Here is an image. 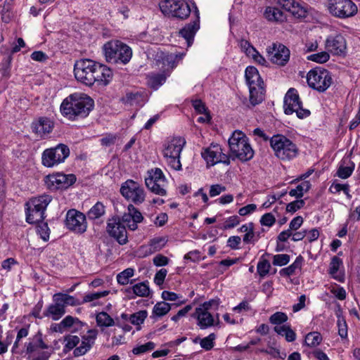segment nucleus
Wrapping results in <instances>:
<instances>
[{
  "label": "nucleus",
  "instance_id": "nucleus-4",
  "mask_svg": "<svg viewBox=\"0 0 360 360\" xmlns=\"http://www.w3.org/2000/svg\"><path fill=\"white\" fill-rule=\"evenodd\" d=\"M231 154L241 162H247L254 157V150L251 147L249 139L240 131H235L229 139Z\"/></svg>",
  "mask_w": 360,
  "mask_h": 360
},
{
  "label": "nucleus",
  "instance_id": "nucleus-57",
  "mask_svg": "<svg viewBox=\"0 0 360 360\" xmlns=\"http://www.w3.org/2000/svg\"><path fill=\"white\" fill-rule=\"evenodd\" d=\"M239 46L241 50L244 51L248 56L250 53H252V52H255V48L248 40L241 39L239 41Z\"/></svg>",
  "mask_w": 360,
  "mask_h": 360
},
{
  "label": "nucleus",
  "instance_id": "nucleus-60",
  "mask_svg": "<svg viewBox=\"0 0 360 360\" xmlns=\"http://www.w3.org/2000/svg\"><path fill=\"white\" fill-rule=\"evenodd\" d=\"M354 169V167L341 166L338 170V176L342 179H347L351 176Z\"/></svg>",
  "mask_w": 360,
  "mask_h": 360
},
{
  "label": "nucleus",
  "instance_id": "nucleus-46",
  "mask_svg": "<svg viewBox=\"0 0 360 360\" xmlns=\"http://www.w3.org/2000/svg\"><path fill=\"white\" fill-rule=\"evenodd\" d=\"M155 347V344L153 342H148L144 345H141L134 347L132 352L135 355H139L141 354L146 353L149 351H152Z\"/></svg>",
  "mask_w": 360,
  "mask_h": 360
},
{
  "label": "nucleus",
  "instance_id": "nucleus-23",
  "mask_svg": "<svg viewBox=\"0 0 360 360\" xmlns=\"http://www.w3.org/2000/svg\"><path fill=\"white\" fill-rule=\"evenodd\" d=\"M192 317L197 320V325L200 329H206L214 325V316L202 308L197 307L192 314Z\"/></svg>",
  "mask_w": 360,
  "mask_h": 360
},
{
  "label": "nucleus",
  "instance_id": "nucleus-12",
  "mask_svg": "<svg viewBox=\"0 0 360 360\" xmlns=\"http://www.w3.org/2000/svg\"><path fill=\"white\" fill-rule=\"evenodd\" d=\"M328 8L330 14L339 18L354 16L358 11L351 0H328Z\"/></svg>",
  "mask_w": 360,
  "mask_h": 360
},
{
  "label": "nucleus",
  "instance_id": "nucleus-25",
  "mask_svg": "<svg viewBox=\"0 0 360 360\" xmlns=\"http://www.w3.org/2000/svg\"><path fill=\"white\" fill-rule=\"evenodd\" d=\"M245 79L249 88L264 86V82L257 69L253 66H248L246 68Z\"/></svg>",
  "mask_w": 360,
  "mask_h": 360
},
{
  "label": "nucleus",
  "instance_id": "nucleus-34",
  "mask_svg": "<svg viewBox=\"0 0 360 360\" xmlns=\"http://www.w3.org/2000/svg\"><path fill=\"white\" fill-rule=\"evenodd\" d=\"M127 210L132 217V223L129 225V229L134 231L137 229V224L143 221V217L141 213L133 205H129Z\"/></svg>",
  "mask_w": 360,
  "mask_h": 360
},
{
  "label": "nucleus",
  "instance_id": "nucleus-37",
  "mask_svg": "<svg viewBox=\"0 0 360 360\" xmlns=\"http://www.w3.org/2000/svg\"><path fill=\"white\" fill-rule=\"evenodd\" d=\"M96 320L97 325L100 327H110L115 325L113 319L105 311L97 314Z\"/></svg>",
  "mask_w": 360,
  "mask_h": 360
},
{
  "label": "nucleus",
  "instance_id": "nucleus-20",
  "mask_svg": "<svg viewBox=\"0 0 360 360\" xmlns=\"http://www.w3.org/2000/svg\"><path fill=\"white\" fill-rule=\"evenodd\" d=\"M325 46L328 52L338 56L345 54L347 49L346 40L341 34L328 37L326 40Z\"/></svg>",
  "mask_w": 360,
  "mask_h": 360
},
{
  "label": "nucleus",
  "instance_id": "nucleus-22",
  "mask_svg": "<svg viewBox=\"0 0 360 360\" xmlns=\"http://www.w3.org/2000/svg\"><path fill=\"white\" fill-rule=\"evenodd\" d=\"M98 332L96 330H89L87 334L82 336L81 345L73 351L75 356H80L85 354L95 343Z\"/></svg>",
  "mask_w": 360,
  "mask_h": 360
},
{
  "label": "nucleus",
  "instance_id": "nucleus-6",
  "mask_svg": "<svg viewBox=\"0 0 360 360\" xmlns=\"http://www.w3.org/2000/svg\"><path fill=\"white\" fill-rule=\"evenodd\" d=\"M51 200V195H41L27 201L25 203L26 221L29 224L42 221L45 218V210Z\"/></svg>",
  "mask_w": 360,
  "mask_h": 360
},
{
  "label": "nucleus",
  "instance_id": "nucleus-49",
  "mask_svg": "<svg viewBox=\"0 0 360 360\" xmlns=\"http://www.w3.org/2000/svg\"><path fill=\"white\" fill-rule=\"evenodd\" d=\"M141 98V94L136 93H127L126 96L123 98V101L125 103L133 105L134 104H138Z\"/></svg>",
  "mask_w": 360,
  "mask_h": 360
},
{
  "label": "nucleus",
  "instance_id": "nucleus-48",
  "mask_svg": "<svg viewBox=\"0 0 360 360\" xmlns=\"http://www.w3.org/2000/svg\"><path fill=\"white\" fill-rule=\"evenodd\" d=\"M165 244V240L162 238H155L150 241L149 250L150 252L160 251Z\"/></svg>",
  "mask_w": 360,
  "mask_h": 360
},
{
  "label": "nucleus",
  "instance_id": "nucleus-39",
  "mask_svg": "<svg viewBox=\"0 0 360 360\" xmlns=\"http://www.w3.org/2000/svg\"><path fill=\"white\" fill-rule=\"evenodd\" d=\"M61 323L65 330L71 327H73L74 330H77L83 326V323L79 319L72 316H67L61 321Z\"/></svg>",
  "mask_w": 360,
  "mask_h": 360
},
{
  "label": "nucleus",
  "instance_id": "nucleus-27",
  "mask_svg": "<svg viewBox=\"0 0 360 360\" xmlns=\"http://www.w3.org/2000/svg\"><path fill=\"white\" fill-rule=\"evenodd\" d=\"M264 18L271 22H281L285 19L283 12L276 6H267L264 12Z\"/></svg>",
  "mask_w": 360,
  "mask_h": 360
},
{
  "label": "nucleus",
  "instance_id": "nucleus-45",
  "mask_svg": "<svg viewBox=\"0 0 360 360\" xmlns=\"http://www.w3.org/2000/svg\"><path fill=\"white\" fill-rule=\"evenodd\" d=\"M54 295L58 299L65 308L68 305L74 306L78 304L75 298L71 295L63 293H56Z\"/></svg>",
  "mask_w": 360,
  "mask_h": 360
},
{
  "label": "nucleus",
  "instance_id": "nucleus-58",
  "mask_svg": "<svg viewBox=\"0 0 360 360\" xmlns=\"http://www.w3.org/2000/svg\"><path fill=\"white\" fill-rule=\"evenodd\" d=\"M240 222V220L239 217L237 215H233L226 219L224 226L225 229H230L238 225Z\"/></svg>",
  "mask_w": 360,
  "mask_h": 360
},
{
  "label": "nucleus",
  "instance_id": "nucleus-10",
  "mask_svg": "<svg viewBox=\"0 0 360 360\" xmlns=\"http://www.w3.org/2000/svg\"><path fill=\"white\" fill-rule=\"evenodd\" d=\"M70 155V149L68 146L59 143L54 148L44 150L41 155V162L46 167H53L63 162Z\"/></svg>",
  "mask_w": 360,
  "mask_h": 360
},
{
  "label": "nucleus",
  "instance_id": "nucleus-24",
  "mask_svg": "<svg viewBox=\"0 0 360 360\" xmlns=\"http://www.w3.org/2000/svg\"><path fill=\"white\" fill-rule=\"evenodd\" d=\"M53 300V303L48 307L44 314L53 321H58L65 314V308L55 295Z\"/></svg>",
  "mask_w": 360,
  "mask_h": 360
},
{
  "label": "nucleus",
  "instance_id": "nucleus-33",
  "mask_svg": "<svg viewBox=\"0 0 360 360\" xmlns=\"http://www.w3.org/2000/svg\"><path fill=\"white\" fill-rule=\"evenodd\" d=\"M172 309V304L164 301L157 302L153 309V317H162L166 315Z\"/></svg>",
  "mask_w": 360,
  "mask_h": 360
},
{
  "label": "nucleus",
  "instance_id": "nucleus-2",
  "mask_svg": "<svg viewBox=\"0 0 360 360\" xmlns=\"http://www.w3.org/2000/svg\"><path fill=\"white\" fill-rule=\"evenodd\" d=\"M94 102L84 94H73L63 100L60 105L61 113L70 120L86 117L93 109Z\"/></svg>",
  "mask_w": 360,
  "mask_h": 360
},
{
  "label": "nucleus",
  "instance_id": "nucleus-40",
  "mask_svg": "<svg viewBox=\"0 0 360 360\" xmlns=\"http://www.w3.org/2000/svg\"><path fill=\"white\" fill-rule=\"evenodd\" d=\"M264 257V255L261 257L257 265V271L261 278H264L269 273L271 269L270 262Z\"/></svg>",
  "mask_w": 360,
  "mask_h": 360
},
{
  "label": "nucleus",
  "instance_id": "nucleus-44",
  "mask_svg": "<svg viewBox=\"0 0 360 360\" xmlns=\"http://www.w3.org/2000/svg\"><path fill=\"white\" fill-rule=\"evenodd\" d=\"M216 335L210 333L208 336L200 340V347L206 351L211 350L214 346Z\"/></svg>",
  "mask_w": 360,
  "mask_h": 360
},
{
  "label": "nucleus",
  "instance_id": "nucleus-59",
  "mask_svg": "<svg viewBox=\"0 0 360 360\" xmlns=\"http://www.w3.org/2000/svg\"><path fill=\"white\" fill-rule=\"evenodd\" d=\"M226 190V188L221 184H214L210 186L209 194L212 198L219 195Z\"/></svg>",
  "mask_w": 360,
  "mask_h": 360
},
{
  "label": "nucleus",
  "instance_id": "nucleus-3",
  "mask_svg": "<svg viewBox=\"0 0 360 360\" xmlns=\"http://www.w3.org/2000/svg\"><path fill=\"white\" fill-rule=\"evenodd\" d=\"M274 155L281 160L290 161L298 155L297 145L283 134H275L269 139Z\"/></svg>",
  "mask_w": 360,
  "mask_h": 360
},
{
  "label": "nucleus",
  "instance_id": "nucleus-32",
  "mask_svg": "<svg viewBox=\"0 0 360 360\" xmlns=\"http://www.w3.org/2000/svg\"><path fill=\"white\" fill-rule=\"evenodd\" d=\"M109 293V290H103L100 292L87 293L84 296L82 303L91 302V306L95 307L99 304L98 300L100 298L108 295Z\"/></svg>",
  "mask_w": 360,
  "mask_h": 360
},
{
  "label": "nucleus",
  "instance_id": "nucleus-16",
  "mask_svg": "<svg viewBox=\"0 0 360 360\" xmlns=\"http://www.w3.org/2000/svg\"><path fill=\"white\" fill-rule=\"evenodd\" d=\"M106 231L108 233L116 239L120 245L127 243V236L125 226L122 224L117 217H112L107 222Z\"/></svg>",
  "mask_w": 360,
  "mask_h": 360
},
{
  "label": "nucleus",
  "instance_id": "nucleus-50",
  "mask_svg": "<svg viewBox=\"0 0 360 360\" xmlns=\"http://www.w3.org/2000/svg\"><path fill=\"white\" fill-rule=\"evenodd\" d=\"M221 302L219 298L212 299L207 302H205L200 304L198 307L202 308L203 310H217Z\"/></svg>",
  "mask_w": 360,
  "mask_h": 360
},
{
  "label": "nucleus",
  "instance_id": "nucleus-29",
  "mask_svg": "<svg viewBox=\"0 0 360 360\" xmlns=\"http://www.w3.org/2000/svg\"><path fill=\"white\" fill-rule=\"evenodd\" d=\"M146 186L153 193L161 196L167 195V180L159 181V182L152 181L151 179H145Z\"/></svg>",
  "mask_w": 360,
  "mask_h": 360
},
{
  "label": "nucleus",
  "instance_id": "nucleus-30",
  "mask_svg": "<svg viewBox=\"0 0 360 360\" xmlns=\"http://www.w3.org/2000/svg\"><path fill=\"white\" fill-rule=\"evenodd\" d=\"M250 103L252 106L261 103L264 99V86H255L249 88Z\"/></svg>",
  "mask_w": 360,
  "mask_h": 360
},
{
  "label": "nucleus",
  "instance_id": "nucleus-52",
  "mask_svg": "<svg viewBox=\"0 0 360 360\" xmlns=\"http://www.w3.org/2000/svg\"><path fill=\"white\" fill-rule=\"evenodd\" d=\"M149 176L146 179H151L152 181L159 182V181L167 180L162 171L159 168H155V170H151L148 172Z\"/></svg>",
  "mask_w": 360,
  "mask_h": 360
},
{
  "label": "nucleus",
  "instance_id": "nucleus-51",
  "mask_svg": "<svg viewBox=\"0 0 360 360\" xmlns=\"http://www.w3.org/2000/svg\"><path fill=\"white\" fill-rule=\"evenodd\" d=\"M290 262V256L287 254L275 255L273 257V264L275 266H284Z\"/></svg>",
  "mask_w": 360,
  "mask_h": 360
},
{
  "label": "nucleus",
  "instance_id": "nucleus-21",
  "mask_svg": "<svg viewBox=\"0 0 360 360\" xmlns=\"http://www.w3.org/2000/svg\"><path fill=\"white\" fill-rule=\"evenodd\" d=\"M194 12L195 15V20L192 22L187 24L179 31V35L186 39L188 46L192 44L194 36L200 27V13L196 6H195Z\"/></svg>",
  "mask_w": 360,
  "mask_h": 360
},
{
  "label": "nucleus",
  "instance_id": "nucleus-9",
  "mask_svg": "<svg viewBox=\"0 0 360 360\" xmlns=\"http://www.w3.org/2000/svg\"><path fill=\"white\" fill-rule=\"evenodd\" d=\"M307 80L310 87L319 92L325 91L333 82L330 72L321 68L310 70L307 74Z\"/></svg>",
  "mask_w": 360,
  "mask_h": 360
},
{
  "label": "nucleus",
  "instance_id": "nucleus-47",
  "mask_svg": "<svg viewBox=\"0 0 360 360\" xmlns=\"http://www.w3.org/2000/svg\"><path fill=\"white\" fill-rule=\"evenodd\" d=\"M288 321V316L284 312L277 311L269 317V321L274 325H280Z\"/></svg>",
  "mask_w": 360,
  "mask_h": 360
},
{
  "label": "nucleus",
  "instance_id": "nucleus-18",
  "mask_svg": "<svg viewBox=\"0 0 360 360\" xmlns=\"http://www.w3.org/2000/svg\"><path fill=\"white\" fill-rule=\"evenodd\" d=\"M202 156L207 161V164L211 166L219 162L226 165L230 163L229 156L222 153V149L218 144H211L210 147L202 153Z\"/></svg>",
  "mask_w": 360,
  "mask_h": 360
},
{
  "label": "nucleus",
  "instance_id": "nucleus-1",
  "mask_svg": "<svg viewBox=\"0 0 360 360\" xmlns=\"http://www.w3.org/2000/svg\"><path fill=\"white\" fill-rule=\"evenodd\" d=\"M74 74L78 82L89 86L96 82L105 86L112 77V72L109 68L90 59H81L76 61L74 65Z\"/></svg>",
  "mask_w": 360,
  "mask_h": 360
},
{
  "label": "nucleus",
  "instance_id": "nucleus-7",
  "mask_svg": "<svg viewBox=\"0 0 360 360\" xmlns=\"http://www.w3.org/2000/svg\"><path fill=\"white\" fill-rule=\"evenodd\" d=\"M186 144V141L181 137H173L164 144L163 156L167 164L176 171L181 169L180 154Z\"/></svg>",
  "mask_w": 360,
  "mask_h": 360
},
{
  "label": "nucleus",
  "instance_id": "nucleus-41",
  "mask_svg": "<svg viewBox=\"0 0 360 360\" xmlns=\"http://www.w3.org/2000/svg\"><path fill=\"white\" fill-rule=\"evenodd\" d=\"M322 340L321 333L318 332H311L308 333L305 337V343L309 347H316L319 345Z\"/></svg>",
  "mask_w": 360,
  "mask_h": 360
},
{
  "label": "nucleus",
  "instance_id": "nucleus-26",
  "mask_svg": "<svg viewBox=\"0 0 360 360\" xmlns=\"http://www.w3.org/2000/svg\"><path fill=\"white\" fill-rule=\"evenodd\" d=\"M277 4L298 18L305 17L306 11L298 5L295 6L294 0H278Z\"/></svg>",
  "mask_w": 360,
  "mask_h": 360
},
{
  "label": "nucleus",
  "instance_id": "nucleus-38",
  "mask_svg": "<svg viewBox=\"0 0 360 360\" xmlns=\"http://www.w3.org/2000/svg\"><path fill=\"white\" fill-rule=\"evenodd\" d=\"M166 81V75L165 74H152L148 77V84L149 86L157 89L161 85H162Z\"/></svg>",
  "mask_w": 360,
  "mask_h": 360
},
{
  "label": "nucleus",
  "instance_id": "nucleus-64",
  "mask_svg": "<svg viewBox=\"0 0 360 360\" xmlns=\"http://www.w3.org/2000/svg\"><path fill=\"white\" fill-rule=\"evenodd\" d=\"M153 264L157 266H166L169 263V259L162 255H158L153 259Z\"/></svg>",
  "mask_w": 360,
  "mask_h": 360
},
{
  "label": "nucleus",
  "instance_id": "nucleus-53",
  "mask_svg": "<svg viewBox=\"0 0 360 360\" xmlns=\"http://www.w3.org/2000/svg\"><path fill=\"white\" fill-rule=\"evenodd\" d=\"M41 222L37 227V231L40 235V237L44 241H46L49 238V228L46 223Z\"/></svg>",
  "mask_w": 360,
  "mask_h": 360
},
{
  "label": "nucleus",
  "instance_id": "nucleus-43",
  "mask_svg": "<svg viewBox=\"0 0 360 360\" xmlns=\"http://www.w3.org/2000/svg\"><path fill=\"white\" fill-rule=\"evenodd\" d=\"M148 316L146 310H141L129 316V320L134 325H140L143 323Z\"/></svg>",
  "mask_w": 360,
  "mask_h": 360
},
{
  "label": "nucleus",
  "instance_id": "nucleus-35",
  "mask_svg": "<svg viewBox=\"0 0 360 360\" xmlns=\"http://www.w3.org/2000/svg\"><path fill=\"white\" fill-rule=\"evenodd\" d=\"M303 258L299 256L296 258L294 262L286 268L280 270L279 274L282 276H290L295 272L296 269H301Z\"/></svg>",
  "mask_w": 360,
  "mask_h": 360
},
{
  "label": "nucleus",
  "instance_id": "nucleus-15",
  "mask_svg": "<svg viewBox=\"0 0 360 360\" xmlns=\"http://www.w3.org/2000/svg\"><path fill=\"white\" fill-rule=\"evenodd\" d=\"M267 56L274 64L285 65L290 58L289 49L282 44H273L266 48Z\"/></svg>",
  "mask_w": 360,
  "mask_h": 360
},
{
  "label": "nucleus",
  "instance_id": "nucleus-8",
  "mask_svg": "<svg viewBox=\"0 0 360 360\" xmlns=\"http://www.w3.org/2000/svg\"><path fill=\"white\" fill-rule=\"evenodd\" d=\"M159 7L165 16L186 19L191 12V8L184 0H162Z\"/></svg>",
  "mask_w": 360,
  "mask_h": 360
},
{
  "label": "nucleus",
  "instance_id": "nucleus-13",
  "mask_svg": "<svg viewBox=\"0 0 360 360\" xmlns=\"http://www.w3.org/2000/svg\"><path fill=\"white\" fill-rule=\"evenodd\" d=\"M120 193L125 199L136 205L141 204L145 200L143 188L131 179H128L122 184Z\"/></svg>",
  "mask_w": 360,
  "mask_h": 360
},
{
  "label": "nucleus",
  "instance_id": "nucleus-17",
  "mask_svg": "<svg viewBox=\"0 0 360 360\" xmlns=\"http://www.w3.org/2000/svg\"><path fill=\"white\" fill-rule=\"evenodd\" d=\"M76 181L74 174L58 173L46 176V184L51 190L65 189L72 186Z\"/></svg>",
  "mask_w": 360,
  "mask_h": 360
},
{
  "label": "nucleus",
  "instance_id": "nucleus-11",
  "mask_svg": "<svg viewBox=\"0 0 360 360\" xmlns=\"http://www.w3.org/2000/svg\"><path fill=\"white\" fill-rule=\"evenodd\" d=\"M284 112L286 115L296 112L300 119L306 118L310 115L309 110L302 108L297 91L294 88H290L285 96Z\"/></svg>",
  "mask_w": 360,
  "mask_h": 360
},
{
  "label": "nucleus",
  "instance_id": "nucleus-62",
  "mask_svg": "<svg viewBox=\"0 0 360 360\" xmlns=\"http://www.w3.org/2000/svg\"><path fill=\"white\" fill-rule=\"evenodd\" d=\"M167 271L165 269H161L155 275L154 282L158 285H161L164 283Z\"/></svg>",
  "mask_w": 360,
  "mask_h": 360
},
{
  "label": "nucleus",
  "instance_id": "nucleus-42",
  "mask_svg": "<svg viewBox=\"0 0 360 360\" xmlns=\"http://www.w3.org/2000/svg\"><path fill=\"white\" fill-rule=\"evenodd\" d=\"M330 58L328 51H321L317 53H314L308 56L307 59L310 61H314L318 63H324Z\"/></svg>",
  "mask_w": 360,
  "mask_h": 360
},
{
  "label": "nucleus",
  "instance_id": "nucleus-31",
  "mask_svg": "<svg viewBox=\"0 0 360 360\" xmlns=\"http://www.w3.org/2000/svg\"><path fill=\"white\" fill-rule=\"evenodd\" d=\"M105 213V207L101 202H97L90 210L86 212V217L89 220L94 221L100 219Z\"/></svg>",
  "mask_w": 360,
  "mask_h": 360
},
{
  "label": "nucleus",
  "instance_id": "nucleus-5",
  "mask_svg": "<svg viewBox=\"0 0 360 360\" xmlns=\"http://www.w3.org/2000/svg\"><path fill=\"white\" fill-rule=\"evenodd\" d=\"M106 61L110 63H128L132 57L131 49L119 40L106 42L103 47Z\"/></svg>",
  "mask_w": 360,
  "mask_h": 360
},
{
  "label": "nucleus",
  "instance_id": "nucleus-61",
  "mask_svg": "<svg viewBox=\"0 0 360 360\" xmlns=\"http://www.w3.org/2000/svg\"><path fill=\"white\" fill-rule=\"evenodd\" d=\"M341 260L339 257L334 256L330 264L329 272L331 275L334 276L338 271Z\"/></svg>",
  "mask_w": 360,
  "mask_h": 360
},
{
  "label": "nucleus",
  "instance_id": "nucleus-55",
  "mask_svg": "<svg viewBox=\"0 0 360 360\" xmlns=\"http://www.w3.org/2000/svg\"><path fill=\"white\" fill-rule=\"evenodd\" d=\"M276 222V218L271 213H266L260 219V223L263 226H272Z\"/></svg>",
  "mask_w": 360,
  "mask_h": 360
},
{
  "label": "nucleus",
  "instance_id": "nucleus-36",
  "mask_svg": "<svg viewBox=\"0 0 360 360\" xmlns=\"http://www.w3.org/2000/svg\"><path fill=\"white\" fill-rule=\"evenodd\" d=\"M134 269L127 268L119 273L116 277L117 283L122 285H127L129 283H133L134 280L130 281L129 279L134 276Z\"/></svg>",
  "mask_w": 360,
  "mask_h": 360
},
{
  "label": "nucleus",
  "instance_id": "nucleus-63",
  "mask_svg": "<svg viewBox=\"0 0 360 360\" xmlns=\"http://www.w3.org/2000/svg\"><path fill=\"white\" fill-rule=\"evenodd\" d=\"M241 238L240 236H233L229 238L227 240V245L232 250H237L239 248Z\"/></svg>",
  "mask_w": 360,
  "mask_h": 360
},
{
  "label": "nucleus",
  "instance_id": "nucleus-28",
  "mask_svg": "<svg viewBox=\"0 0 360 360\" xmlns=\"http://www.w3.org/2000/svg\"><path fill=\"white\" fill-rule=\"evenodd\" d=\"M125 292L128 295L132 293L138 297H146L150 295V290L148 283L146 281L138 283L132 287L125 289Z\"/></svg>",
  "mask_w": 360,
  "mask_h": 360
},
{
  "label": "nucleus",
  "instance_id": "nucleus-56",
  "mask_svg": "<svg viewBox=\"0 0 360 360\" xmlns=\"http://www.w3.org/2000/svg\"><path fill=\"white\" fill-rule=\"evenodd\" d=\"M338 334L342 338L347 337V325L343 319L339 318L338 320Z\"/></svg>",
  "mask_w": 360,
  "mask_h": 360
},
{
  "label": "nucleus",
  "instance_id": "nucleus-14",
  "mask_svg": "<svg viewBox=\"0 0 360 360\" xmlns=\"http://www.w3.org/2000/svg\"><path fill=\"white\" fill-rule=\"evenodd\" d=\"M65 224L68 229L83 233L87 229L86 216L76 210H70L66 214Z\"/></svg>",
  "mask_w": 360,
  "mask_h": 360
},
{
  "label": "nucleus",
  "instance_id": "nucleus-54",
  "mask_svg": "<svg viewBox=\"0 0 360 360\" xmlns=\"http://www.w3.org/2000/svg\"><path fill=\"white\" fill-rule=\"evenodd\" d=\"M305 202L304 200H297L288 203L286 206V211L288 212L294 213L298 210L304 207Z\"/></svg>",
  "mask_w": 360,
  "mask_h": 360
},
{
  "label": "nucleus",
  "instance_id": "nucleus-19",
  "mask_svg": "<svg viewBox=\"0 0 360 360\" xmlns=\"http://www.w3.org/2000/svg\"><path fill=\"white\" fill-rule=\"evenodd\" d=\"M54 127V123L49 118L41 117L34 120L31 124L32 132L40 139H44Z\"/></svg>",
  "mask_w": 360,
  "mask_h": 360
}]
</instances>
